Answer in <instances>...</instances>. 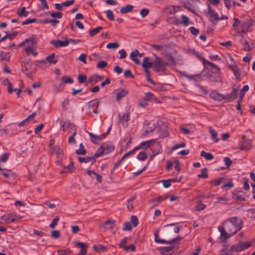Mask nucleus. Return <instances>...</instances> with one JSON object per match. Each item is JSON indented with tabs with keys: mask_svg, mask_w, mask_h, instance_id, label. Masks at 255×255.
Returning <instances> with one entry per match:
<instances>
[{
	"mask_svg": "<svg viewBox=\"0 0 255 255\" xmlns=\"http://www.w3.org/2000/svg\"><path fill=\"white\" fill-rule=\"evenodd\" d=\"M242 220L235 216L227 219L223 223V226L229 233L233 235L242 228Z\"/></svg>",
	"mask_w": 255,
	"mask_h": 255,
	"instance_id": "f257e3e1",
	"label": "nucleus"
},
{
	"mask_svg": "<svg viewBox=\"0 0 255 255\" xmlns=\"http://www.w3.org/2000/svg\"><path fill=\"white\" fill-rule=\"evenodd\" d=\"M16 34H17V32H15V33H14L13 34H11L7 33L4 36L2 37L0 39V43L2 41H3L4 40H5L6 38H9L10 40H12L16 36Z\"/></svg>",
	"mask_w": 255,
	"mask_h": 255,
	"instance_id": "09e8293b",
	"label": "nucleus"
},
{
	"mask_svg": "<svg viewBox=\"0 0 255 255\" xmlns=\"http://www.w3.org/2000/svg\"><path fill=\"white\" fill-rule=\"evenodd\" d=\"M50 15L53 18H61L62 17L63 14L61 12H51Z\"/></svg>",
	"mask_w": 255,
	"mask_h": 255,
	"instance_id": "774afa93",
	"label": "nucleus"
},
{
	"mask_svg": "<svg viewBox=\"0 0 255 255\" xmlns=\"http://www.w3.org/2000/svg\"><path fill=\"white\" fill-rule=\"evenodd\" d=\"M252 243V241L243 242L240 240L238 243L232 245L230 247V250L233 252H240L241 251H245L251 247Z\"/></svg>",
	"mask_w": 255,
	"mask_h": 255,
	"instance_id": "20e7f679",
	"label": "nucleus"
},
{
	"mask_svg": "<svg viewBox=\"0 0 255 255\" xmlns=\"http://www.w3.org/2000/svg\"><path fill=\"white\" fill-rule=\"evenodd\" d=\"M9 155V153H4L3 154H2L0 157V162H6L8 159Z\"/></svg>",
	"mask_w": 255,
	"mask_h": 255,
	"instance_id": "e2e57ef3",
	"label": "nucleus"
},
{
	"mask_svg": "<svg viewBox=\"0 0 255 255\" xmlns=\"http://www.w3.org/2000/svg\"><path fill=\"white\" fill-rule=\"evenodd\" d=\"M17 14L19 17H26L29 14V12L25 10V7L23 6L22 7L19 11H18Z\"/></svg>",
	"mask_w": 255,
	"mask_h": 255,
	"instance_id": "c03bdc74",
	"label": "nucleus"
},
{
	"mask_svg": "<svg viewBox=\"0 0 255 255\" xmlns=\"http://www.w3.org/2000/svg\"><path fill=\"white\" fill-rule=\"evenodd\" d=\"M78 160L81 163L91 162V163H94L96 161L94 157L92 156L86 157H79Z\"/></svg>",
	"mask_w": 255,
	"mask_h": 255,
	"instance_id": "412c9836",
	"label": "nucleus"
},
{
	"mask_svg": "<svg viewBox=\"0 0 255 255\" xmlns=\"http://www.w3.org/2000/svg\"><path fill=\"white\" fill-rule=\"evenodd\" d=\"M103 29V27L102 26L97 27L96 28L91 29L89 32V34L91 36H94V35L97 34L98 33H99L100 32V31L102 30Z\"/></svg>",
	"mask_w": 255,
	"mask_h": 255,
	"instance_id": "a19ab883",
	"label": "nucleus"
},
{
	"mask_svg": "<svg viewBox=\"0 0 255 255\" xmlns=\"http://www.w3.org/2000/svg\"><path fill=\"white\" fill-rule=\"evenodd\" d=\"M253 24V21L251 19H247L244 21L242 22L241 27L245 29H247L249 30V28L252 26Z\"/></svg>",
	"mask_w": 255,
	"mask_h": 255,
	"instance_id": "5701e85b",
	"label": "nucleus"
},
{
	"mask_svg": "<svg viewBox=\"0 0 255 255\" xmlns=\"http://www.w3.org/2000/svg\"><path fill=\"white\" fill-rule=\"evenodd\" d=\"M144 99L147 101H153L156 100V98H154V95L151 92H147L145 93V97Z\"/></svg>",
	"mask_w": 255,
	"mask_h": 255,
	"instance_id": "49530a36",
	"label": "nucleus"
},
{
	"mask_svg": "<svg viewBox=\"0 0 255 255\" xmlns=\"http://www.w3.org/2000/svg\"><path fill=\"white\" fill-rule=\"evenodd\" d=\"M201 156L204 157L207 160H212L214 158L212 153L207 152L205 151H202L201 152Z\"/></svg>",
	"mask_w": 255,
	"mask_h": 255,
	"instance_id": "c9c22d12",
	"label": "nucleus"
},
{
	"mask_svg": "<svg viewBox=\"0 0 255 255\" xmlns=\"http://www.w3.org/2000/svg\"><path fill=\"white\" fill-rule=\"evenodd\" d=\"M51 152L57 155V158H61L63 156V150L58 146H53L51 147Z\"/></svg>",
	"mask_w": 255,
	"mask_h": 255,
	"instance_id": "4468645a",
	"label": "nucleus"
},
{
	"mask_svg": "<svg viewBox=\"0 0 255 255\" xmlns=\"http://www.w3.org/2000/svg\"><path fill=\"white\" fill-rule=\"evenodd\" d=\"M89 135L90 137V139L91 141L93 143L96 144L99 141L106 137V136L107 135V133H103L100 135H96L93 134L92 132H89Z\"/></svg>",
	"mask_w": 255,
	"mask_h": 255,
	"instance_id": "6e6552de",
	"label": "nucleus"
},
{
	"mask_svg": "<svg viewBox=\"0 0 255 255\" xmlns=\"http://www.w3.org/2000/svg\"><path fill=\"white\" fill-rule=\"evenodd\" d=\"M139 54V52L137 49L134 50L130 54V58L136 64H139L140 62L138 59L137 58Z\"/></svg>",
	"mask_w": 255,
	"mask_h": 255,
	"instance_id": "6ab92c4d",
	"label": "nucleus"
},
{
	"mask_svg": "<svg viewBox=\"0 0 255 255\" xmlns=\"http://www.w3.org/2000/svg\"><path fill=\"white\" fill-rule=\"evenodd\" d=\"M149 58L147 57H144L142 63V66L144 68V69H148L152 66V63L148 62Z\"/></svg>",
	"mask_w": 255,
	"mask_h": 255,
	"instance_id": "c756f323",
	"label": "nucleus"
},
{
	"mask_svg": "<svg viewBox=\"0 0 255 255\" xmlns=\"http://www.w3.org/2000/svg\"><path fill=\"white\" fill-rule=\"evenodd\" d=\"M155 237V242L161 244H166V241L163 239H158V233L157 232H155L154 234Z\"/></svg>",
	"mask_w": 255,
	"mask_h": 255,
	"instance_id": "680f3d73",
	"label": "nucleus"
},
{
	"mask_svg": "<svg viewBox=\"0 0 255 255\" xmlns=\"http://www.w3.org/2000/svg\"><path fill=\"white\" fill-rule=\"evenodd\" d=\"M147 158V154L144 151H141L137 156V158L141 161H144Z\"/></svg>",
	"mask_w": 255,
	"mask_h": 255,
	"instance_id": "3c124183",
	"label": "nucleus"
},
{
	"mask_svg": "<svg viewBox=\"0 0 255 255\" xmlns=\"http://www.w3.org/2000/svg\"><path fill=\"white\" fill-rule=\"evenodd\" d=\"M43 22L44 23H51V25L53 26H56L58 23L59 22V21L55 18L54 19H45L43 20Z\"/></svg>",
	"mask_w": 255,
	"mask_h": 255,
	"instance_id": "f704fd0d",
	"label": "nucleus"
},
{
	"mask_svg": "<svg viewBox=\"0 0 255 255\" xmlns=\"http://www.w3.org/2000/svg\"><path fill=\"white\" fill-rule=\"evenodd\" d=\"M130 223L133 225V227H136L138 224V220L136 216H131Z\"/></svg>",
	"mask_w": 255,
	"mask_h": 255,
	"instance_id": "4d7b16f0",
	"label": "nucleus"
},
{
	"mask_svg": "<svg viewBox=\"0 0 255 255\" xmlns=\"http://www.w3.org/2000/svg\"><path fill=\"white\" fill-rule=\"evenodd\" d=\"M208 13L210 14V17L215 20H218L219 17L218 13L210 5H208Z\"/></svg>",
	"mask_w": 255,
	"mask_h": 255,
	"instance_id": "b1692460",
	"label": "nucleus"
},
{
	"mask_svg": "<svg viewBox=\"0 0 255 255\" xmlns=\"http://www.w3.org/2000/svg\"><path fill=\"white\" fill-rule=\"evenodd\" d=\"M99 100L95 99L92 100L88 103V111L90 115L93 113H98V108L99 106Z\"/></svg>",
	"mask_w": 255,
	"mask_h": 255,
	"instance_id": "423d86ee",
	"label": "nucleus"
},
{
	"mask_svg": "<svg viewBox=\"0 0 255 255\" xmlns=\"http://www.w3.org/2000/svg\"><path fill=\"white\" fill-rule=\"evenodd\" d=\"M76 246L81 248V252L78 255H85L87 253V246L83 243L78 242L76 243Z\"/></svg>",
	"mask_w": 255,
	"mask_h": 255,
	"instance_id": "bb28decb",
	"label": "nucleus"
},
{
	"mask_svg": "<svg viewBox=\"0 0 255 255\" xmlns=\"http://www.w3.org/2000/svg\"><path fill=\"white\" fill-rule=\"evenodd\" d=\"M201 173L197 175V177L200 178H207L208 177V169L204 168L201 169Z\"/></svg>",
	"mask_w": 255,
	"mask_h": 255,
	"instance_id": "4c0bfd02",
	"label": "nucleus"
},
{
	"mask_svg": "<svg viewBox=\"0 0 255 255\" xmlns=\"http://www.w3.org/2000/svg\"><path fill=\"white\" fill-rule=\"evenodd\" d=\"M242 44L243 47V50L246 51H250L254 48L253 46H252V45L249 44V42L246 40H245V41L243 42Z\"/></svg>",
	"mask_w": 255,
	"mask_h": 255,
	"instance_id": "58836bf2",
	"label": "nucleus"
},
{
	"mask_svg": "<svg viewBox=\"0 0 255 255\" xmlns=\"http://www.w3.org/2000/svg\"><path fill=\"white\" fill-rule=\"evenodd\" d=\"M103 154H105L104 153V151H103V149L102 148L101 146H100L98 149V150L96 151L94 156H93L92 157H94V159H95V158L99 157L103 155Z\"/></svg>",
	"mask_w": 255,
	"mask_h": 255,
	"instance_id": "5fc2aeb1",
	"label": "nucleus"
},
{
	"mask_svg": "<svg viewBox=\"0 0 255 255\" xmlns=\"http://www.w3.org/2000/svg\"><path fill=\"white\" fill-rule=\"evenodd\" d=\"M128 91L126 89H122L117 94L116 100L119 101L122 98L127 96L128 94Z\"/></svg>",
	"mask_w": 255,
	"mask_h": 255,
	"instance_id": "7c9ffc66",
	"label": "nucleus"
},
{
	"mask_svg": "<svg viewBox=\"0 0 255 255\" xmlns=\"http://www.w3.org/2000/svg\"><path fill=\"white\" fill-rule=\"evenodd\" d=\"M76 153L78 155H85L86 153V151L85 149L84 146L82 143H80L79 145V149L76 150Z\"/></svg>",
	"mask_w": 255,
	"mask_h": 255,
	"instance_id": "ea45409f",
	"label": "nucleus"
},
{
	"mask_svg": "<svg viewBox=\"0 0 255 255\" xmlns=\"http://www.w3.org/2000/svg\"><path fill=\"white\" fill-rule=\"evenodd\" d=\"M218 229L221 233L220 238L224 239V242H225L228 238L230 237L231 236H232L230 233H228L226 232L227 230L225 227H222L220 226L219 227Z\"/></svg>",
	"mask_w": 255,
	"mask_h": 255,
	"instance_id": "ddd939ff",
	"label": "nucleus"
},
{
	"mask_svg": "<svg viewBox=\"0 0 255 255\" xmlns=\"http://www.w3.org/2000/svg\"><path fill=\"white\" fill-rule=\"evenodd\" d=\"M174 248V246H170L169 247H161L159 249V250L161 254L165 253H168L172 251Z\"/></svg>",
	"mask_w": 255,
	"mask_h": 255,
	"instance_id": "37998d69",
	"label": "nucleus"
},
{
	"mask_svg": "<svg viewBox=\"0 0 255 255\" xmlns=\"http://www.w3.org/2000/svg\"><path fill=\"white\" fill-rule=\"evenodd\" d=\"M209 132L211 134L212 140L215 142H217L219 141V139L217 137V133L215 129H213L212 128H210Z\"/></svg>",
	"mask_w": 255,
	"mask_h": 255,
	"instance_id": "2f4dec72",
	"label": "nucleus"
},
{
	"mask_svg": "<svg viewBox=\"0 0 255 255\" xmlns=\"http://www.w3.org/2000/svg\"><path fill=\"white\" fill-rule=\"evenodd\" d=\"M182 239H183L182 237H181L180 236H177L176 238H175L171 240L166 241V244H171L176 243L177 242L180 241Z\"/></svg>",
	"mask_w": 255,
	"mask_h": 255,
	"instance_id": "bf43d9fd",
	"label": "nucleus"
},
{
	"mask_svg": "<svg viewBox=\"0 0 255 255\" xmlns=\"http://www.w3.org/2000/svg\"><path fill=\"white\" fill-rule=\"evenodd\" d=\"M50 43L53 45L54 46L57 48L62 47H66L68 46V41L66 39L64 41L60 40H52L50 41Z\"/></svg>",
	"mask_w": 255,
	"mask_h": 255,
	"instance_id": "9b49d317",
	"label": "nucleus"
},
{
	"mask_svg": "<svg viewBox=\"0 0 255 255\" xmlns=\"http://www.w3.org/2000/svg\"><path fill=\"white\" fill-rule=\"evenodd\" d=\"M229 68L233 72L234 75L237 79H240L241 77L240 72L239 71L236 65H230L229 66Z\"/></svg>",
	"mask_w": 255,
	"mask_h": 255,
	"instance_id": "4be33fe9",
	"label": "nucleus"
},
{
	"mask_svg": "<svg viewBox=\"0 0 255 255\" xmlns=\"http://www.w3.org/2000/svg\"><path fill=\"white\" fill-rule=\"evenodd\" d=\"M60 123L62 125V129L63 131H65L66 128H71L72 129L75 127L74 125H72L69 121H66L62 123V121H61Z\"/></svg>",
	"mask_w": 255,
	"mask_h": 255,
	"instance_id": "393cba45",
	"label": "nucleus"
},
{
	"mask_svg": "<svg viewBox=\"0 0 255 255\" xmlns=\"http://www.w3.org/2000/svg\"><path fill=\"white\" fill-rule=\"evenodd\" d=\"M27 45L25 47V50L27 53H30L32 55L36 56L37 53L34 51V47H36L37 39L35 36H32L31 37L25 39Z\"/></svg>",
	"mask_w": 255,
	"mask_h": 255,
	"instance_id": "f03ea898",
	"label": "nucleus"
},
{
	"mask_svg": "<svg viewBox=\"0 0 255 255\" xmlns=\"http://www.w3.org/2000/svg\"><path fill=\"white\" fill-rule=\"evenodd\" d=\"M242 139L244 140L241 143V149L247 150L251 149L252 148L251 141L250 139H245V135L242 136Z\"/></svg>",
	"mask_w": 255,
	"mask_h": 255,
	"instance_id": "f8f14e48",
	"label": "nucleus"
},
{
	"mask_svg": "<svg viewBox=\"0 0 255 255\" xmlns=\"http://www.w3.org/2000/svg\"><path fill=\"white\" fill-rule=\"evenodd\" d=\"M119 46V43L117 42L115 43H109L107 46L106 47L108 49H116L117 47H118Z\"/></svg>",
	"mask_w": 255,
	"mask_h": 255,
	"instance_id": "338daca9",
	"label": "nucleus"
},
{
	"mask_svg": "<svg viewBox=\"0 0 255 255\" xmlns=\"http://www.w3.org/2000/svg\"><path fill=\"white\" fill-rule=\"evenodd\" d=\"M103 79V77L99 75H94L89 79V82L91 83H97Z\"/></svg>",
	"mask_w": 255,
	"mask_h": 255,
	"instance_id": "a211bd4d",
	"label": "nucleus"
},
{
	"mask_svg": "<svg viewBox=\"0 0 255 255\" xmlns=\"http://www.w3.org/2000/svg\"><path fill=\"white\" fill-rule=\"evenodd\" d=\"M133 226H132L130 222H126L123 227V230L124 231H130L132 229Z\"/></svg>",
	"mask_w": 255,
	"mask_h": 255,
	"instance_id": "13d9d810",
	"label": "nucleus"
},
{
	"mask_svg": "<svg viewBox=\"0 0 255 255\" xmlns=\"http://www.w3.org/2000/svg\"><path fill=\"white\" fill-rule=\"evenodd\" d=\"M203 62L205 65H208L212 68V70H213L214 72L217 74V75L215 77H212L211 78V81L218 82L221 80V76L219 75L220 69V68L216 65L215 64L211 63L210 61H208L206 60H203Z\"/></svg>",
	"mask_w": 255,
	"mask_h": 255,
	"instance_id": "39448f33",
	"label": "nucleus"
},
{
	"mask_svg": "<svg viewBox=\"0 0 255 255\" xmlns=\"http://www.w3.org/2000/svg\"><path fill=\"white\" fill-rule=\"evenodd\" d=\"M10 58L9 54L8 53L0 51V58L2 60L8 61Z\"/></svg>",
	"mask_w": 255,
	"mask_h": 255,
	"instance_id": "de8ad7c7",
	"label": "nucleus"
},
{
	"mask_svg": "<svg viewBox=\"0 0 255 255\" xmlns=\"http://www.w3.org/2000/svg\"><path fill=\"white\" fill-rule=\"evenodd\" d=\"M171 23L176 25H179L181 24L180 21L176 16L171 17L170 18Z\"/></svg>",
	"mask_w": 255,
	"mask_h": 255,
	"instance_id": "052dcab7",
	"label": "nucleus"
},
{
	"mask_svg": "<svg viewBox=\"0 0 255 255\" xmlns=\"http://www.w3.org/2000/svg\"><path fill=\"white\" fill-rule=\"evenodd\" d=\"M194 1L195 0H187L183 2V6L192 13L195 14V7L193 5ZM195 1H199V0H195Z\"/></svg>",
	"mask_w": 255,
	"mask_h": 255,
	"instance_id": "1a4fd4ad",
	"label": "nucleus"
},
{
	"mask_svg": "<svg viewBox=\"0 0 255 255\" xmlns=\"http://www.w3.org/2000/svg\"><path fill=\"white\" fill-rule=\"evenodd\" d=\"M76 246L81 248V252L78 255H85L87 253V246L83 243L78 242L76 243Z\"/></svg>",
	"mask_w": 255,
	"mask_h": 255,
	"instance_id": "a878e982",
	"label": "nucleus"
},
{
	"mask_svg": "<svg viewBox=\"0 0 255 255\" xmlns=\"http://www.w3.org/2000/svg\"><path fill=\"white\" fill-rule=\"evenodd\" d=\"M224 177H220L218 179L212 180L211 183L214 186H218L222 183Z\"/></svg>",
	"mask_w": 255,
	"mask_h": 255,
	"instance_id": "6e6d98bb",
	"label": "nucleus"
},
{
	"mask_svg": "<svg viewBox=\"0 0 255 255\" xmlns=\"http://www.w3.org/2000/svg\"><path fill=\"white\" fill-rule=\"evenodd\" d=\"M181 17L182 20V21H180L181 24H183L185 26H187L189 23L188 17L184 14H182Z\"/></svg>",
	"mask_w": 255,
	"mask_h": 255,
	"instance_id": "8fccbe9b",
	"label": "nucleus"
},
{
	"mask_svg": "<svg viewBox=\"0 0 255 255\" xmlns=\"http://www.w3.org/2000/svg\"><path fill=\"white\" fill-rule=\"evenodd\" d=\"M129 116L130 114L129 112L126 113L123 115L122 118H121L120 115H119L120 122L122 123L124 126H127V123L129 121Z\"/></svg>",
	"mask_w": 255,
	"mask_h": 255,
	"instance_id": "aec40b11",
	"label": "nucleus"
},
{
	"mask_svg": "<svg viewBox=\"0 0 255 255\" xmlns=\"http://www.w3.org/2000/svg\"><path fill=\"white\" fill-rule=\"evenodd\" d=\"M133 6L130 4H128L125 6L122 7L120 11L122 14H125L128 12H130L132 10Z\"/></svg>",
	"mask_w": 255,
	"mask_h": 255,
	"instance_id": "c85d7f7f",
	"label": "nucleus"
},
{
	"mask_svg": "<svg viewBox=\"0 0 255 255\" xmlns=\"http://www.w3.org/2000/svg\"><path fill=\"white\" fill-rule=\"evenodd\" d=\"M102 226L106 229H112L115 227V221L114 220H108Z\"/></svg>",
	"mask_w": 255,
	"mask_h": 255,
	"instance_id": "cd10ccee",
	"label": "nucleus"
},
{
	"mask_svg": "<svg viewBox=\"0 0 255 255\" xmlns=\"http://www.w3.org/2000/svg\"><path fill=\"white\" fill-rule=\"evenodd\" d=\"M234 198L237 201H245L246 200V197L245 194L241 195L235 194H234Z\"/></svg>",
	"mask_w": 255,
	"mask_h": 255,
	"instance_id": "a18cd8bd",
	"label": "nucleus"
},
{
	"mask_svg": "<svg viewBox=\"0 0 255 255\" xmlns=\"http://www.w3.org/2000/svg\"><path fill=\"white\" fill-rule=\"evenodd\" d=\"M21 217L13 215V214H5L1 217V220L4 223L9 224L15 222L16 219H20Z\"/></svg>",
	"mask_w": 255,
	"mask_h": 255,
	"instance_id": "0eeeda50",
	"label": "nucleus"
},
{
	"mask_svg": "<svg viewBox=\"0 0 255 255\" xmlns=\"http://www.w3.org/2000/svg\"><path fill=\"white\" fill-rule=\"evenodd\" d=\"M105 13L110 20L113 21L115 20L114 14L111 10L109 9L106 10Z\"/></svg>",
	"mask_w": 255,
	"mask_h": 255,
	"instance_id": "864d4df0",
	"label": "nucleus"
},
{
	"mask_svg": "<svg viewBox=\"0 0 255 255\" xmlns=\"http://www.w3.org/2000/svg\"><path fill=\"white\" fill-rule=\"evenodd\" d=\"M224 161L226 165V168L228 169L232 164V160L229 157H225L224 158Z\"/></svg>",
	"mask_w": 255,
	"mask_h": 255,
	"instance_id": "69168bd1",
	"label": "nucleus"
},
{
	"mask_svg": "<svg viewBox=\"0 0 255 255\" xmlns=\"http://www.w3.org/2000/svg\"><path fill=\"white\" fill-rule=\"evenodd\" d=\"M59 220V217L58 216H56L52 221L51 223L50 224L49 227L51 228H54L55 226L57 225L58 221Z\"/></svg>",
	"mask_w": 255,
	"mask_h": 255,
	"instance_id": "0e129e2a",
	"label": "nucleus"
},
{
	"mask_svg": "<svg viewBox=\"0 0 255 255\" xmlns=\"http://www.w3.org/2000/svg\"><path fill=\"white\" fill-rule=\"evenodd\" d=\"M101 147L104 151V153L107 154L114 150L115 147L110 142H104L101 145Z\"/></svg>",
	"mask_w": 255,
	"mask_h": 255,
	"instance_id": "9d476101",
	"label": "nucleus"
},
{
	"mask_svg": "<svg viewBox=\"0 0 255 255\" xmlns=\"http://www.w3.org/2000/svg\"><path fill=\"white\" fill-rule=\"evenodd\" d=\"M249 89V87L248 85H245L243 89L241 90L240 93V99H243L245 96V94L246 92H247Z\"/></svg>",
	"mask_w": 255,
	"mask_h": 255,
	"instance_id": "603ef678",
	"label": "nucleus"
},
{
	"mask_svg": "<svg viewBox=\"0 0 255 255\" xmlns=\"http://www.w3.org/2000/svg\"><path fill=\"white\" fill-rule=\"evenodd\" d=\"M75 168L74 166V163L73 162H71L67 166L65 167L64 168L63 172L64 173H72L74 170Z\"/></svg>",
	"mask_w": 255,
	"mask_h": 255,
	"instance_id": "72a5a7b5",
	"label": "nucleus"
},
{
	"mask_svg": "<svg viewBox=\"0 0 255 255\" xmlns=\"http://www.w3.org/2000/svg\"><path fill=\"white\" fill-rule=\"evenodd\" d=\"M155 60L152 63V67L157 72H163L166 70V67L168 63L164 61L160 57L155 56Z\"/></svg>",
	"mask_w": 255,
	"mask_h": 255,
	"instance_id": "7ed1b4c3",
	"label": "nucleus"
},
{
	"mask_svg": "<svg viewBox=\"0 0 255 255\" xmlns=\"http://www.w3.org/2000/svg\"><path fill=\"white\" fill-rule=\"evenodd\" d=\"M150 46L151 49H154L156 51H161L165 47V45L151 44H150Z\"/></svg>",
	"mask_w": 255,
	"mask_h": 255,
	"instance_id": "79ce46f5",
	"label": "nucleus"
},
{
	"mask_svg": "<svg viewBox=\"0 0 255 255\" xmlns=\"http://www.w3.org/2000/svg\"><path fill=\"white\" fill-rule=\"evenodd\" d=\"M1 174L6 178L9 177H12L13 178H14L16 176L15 173L13 172L10 170H7L6 172H1Z\"/></svg>",
	"mask_w": 255,
	"mask_h": 255,
	"instance_id": "e433bc0d",
	"label": "nucleus"
},
{
	"mask_svg": "<svg viewBox=\"0 0 255 255\" xmlns=\"http://www.w3.org/2000/svg\"><path fill=\"white\" fill-rule=\"evenodd\" d=\"M154 139H151L149 140H147L145 141H143L141 142L139 145L135 147V149L138 150L141 148L146 149L150 146V143L151 142L154 141Z\"/></svg>",
	"mask_w": 255,
	"mask_h": 255,
	"instance_id": "f3484780",
	"label": "nucleus"
},
{
	"mask_svg": "<svg viewBox=\"0 0 255 255\" xmlns=\"http://www.w3.org/2000/svg\"><path fill=\"white\" fill-rule=\"evenodd\" d=\"M210 96L213 99L216 101H221L224 100V95L218 93L216 91H212L210 93Z\"/></svg>",
	"mask_w": 255,
	"mask_h": 255,
	"instance_id": "2eb2a0df",
	"label": "nucleus"
},
{
	"mask_svg": "<svg viewBox=\"0 0 255 255\" xmlns=\"http://www.w3.org/2000/svg\"><path fill=\"white\" fill-rule=\"evenodd\" d=\"M46 60L50 64H55L57 62V59L55 58V55L54 53H52L50 55L47 56Z\"/></svg>",
	"mask_w": 255,
	"mask_h": 255,
	"instance_id": "473e14b6",
	"label": "nucleus"
},
{
	"mask_svg": "<svg viewBox=\"0 0 255 255\" xmlns=\"http://www.w3.org/2000/svg\"><path fill=\"white\" fill-rule=\"evenodd\" d=\"M177 8L174 5H169L164 8V12L167 15L174 14L177 11Z\"/></svg>",
	"mask_w": 255,
	"mask_h": 255,
	"instance_id": "dca6fc26",
	"label": "nucleus"
}]
</instances>
